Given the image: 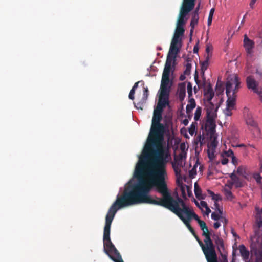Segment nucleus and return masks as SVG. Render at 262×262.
Instances as JSON below:
<instances>
[{"instance_id": "obj_1", "label": "nucleus", "mask_w": 262, "mask_h": 262, "mask_svg": "<svg viewBox=\"0 0 262 262\" xmlns=\"http://www.w3.org/2000/svg\"><path fill=\"white\" fill-rule=\"evenodd\" d=\"M143 154L144 159L139 160L134 172V176L138 179V183L130 185L125 188L122 194L120 196H118L110 207L105 216L103 236L104 251L114 262H124L121 255L110 238L111 226L116 212L119 209L127 206L143 204V203L133 202L134 200L136 199L139 195L140 190L138 188L146 185L150 180H156L157 178V174L155 172L156 169L150 164L149 159L145 157L144 150Z\"/></svg>"}, {"instance_id": "obj_2", "label": "nucleus", "mask_w": 262, "mask_h": 262, "mask_svg": "<svg viewBox=\"0 0 262 262\" xmlns=\"http://www.w3.org/2000/svg\"><path fill=\"white\" fill-rule=\"evenodd\" d=\"M156 180H150L146 185H143L138 190L139 193L135 203H146L164 207L176 214L185 224L186 227L190 225L191 220L188 215L185 217L183 215V207L179 203L180 198L177 194L174 198L169 192L166 177V170L157 173Z\"/></svg>"}, {"instance_id": "obj_3", "label": "nucleus", "mask_w": 262, "mask_h": 262, "mask_svg": "<svg viewBox=\"0 0 262 262\" xmlns=\"http://www.w3.org/2000/svg\"><path fill=\"white\" fill-rule=\"evenodd\" d=\"M162 112L161 110L154 109L150 130L144 148L145 157L149 159L151 166L156 168V173L166 170V164L170 158L168 150L163 145L165 127L160 122Z\"/></svg>"}, {"instance_id": "obj_4", "label": "nucleus", "mask_w": 262, "mask_h": 262, "mask_svg": "<svg viewBox=\"0 0 262 262\" xmlns=\"http://www.w3.org/2000/svg\"><path fill=\"white\" fill-rule=\"evenodd\" d=\"M195 1L183 0L174 35L181 37L184 35L185 32L184 26L186 24L188 19L186 16L194 9Z\"/></svg>"}, {"instance_id": "obj_5", "label": "nucleus", "mask_w": 262, "mask_h": 262, "mask_svg": "<svg viewBox=\"0 0 262 262\" xmlns=\"http://www.w3.org/2000/svg\"><path fill=\"white\" fill-rule=\"evenodd\" d=\"M240 81L236 75H231L227 78L226 93L228 97L227 106L233 108L235 104L236 93L237 92Z\"/></svg>"}, {"instance_id": "obj_6", "label": "nucleus", "mask_w": 262, "mask_h": 262, "mask_svg": "<svg viewBox=\"0 0 262 262\" xmlns=\"http://www.w3.org/2000/svg\"><path fill=\"white\" fill-rule=\"evenodd\" d=\"M203 252L207 262H218L215 245L212 241L205 244Z\"/></svg>"}, {"instance_id": "obj_7", "label": "nucleus", "mask_w": 262, "mask_h": 262, "mask_svg": "<svg viewBox=\"0 0 262 262\" xmlns=\"http://www.w3.org/2000/svg\"><path fill=\"white\" fill-rule=\"evenodd\" d=\"M207 119L204 125L202 127L204 128L205 131L213 134L215 131L216 126L215 123V119L216 117L214 116H206Z\"/></svg>"}, {"instance_id": "obj_8", "label": "nucleus", "mask_w": 262, "mask_h": 262, "mask_svg": "<svg viewBox=\"0 0 262 262\" xmlns=\"http://www.w3.org/2000/svg\"><path fill=\"white\" fill-rule=\"evenodd\" d=\"M243 42L244 47L245 48L246 51L247 56L249 57H251L253 53V49L254 47V42L253 40L250 39L246 34L244 35Z\"/></svg>"}, {"instance_id": "obj_9", "label": "nucleus", "mask_w": 262, "mask_h": 262, "mask_svg": "<svg viewBox=\"0 0 262 262\" xmlns=\"http://www.w3.org/2000/svg\"><path fill=\"white\" fill-rule=\"evenodd\" d=\"M179 203H181V207H183V211L186 215H188L189 218H193L198 223L201 220L199 216L193 211H192L188 206H187L184 201L180 198Z\"/></svg>"}, {"instance_id": "obj_10", "label": "nucleus", "mask_w": 262, "mask_h": 262, "mask_svg": "<svg viewBox=\"0 0 262 262\" xmlns=\"http://www.w3.org/2000/svg\"><path fill=\"white\" fill-rule=\"evenodd\" d=\"M246 83L248 89H252L255 93L257 92V83L252 76L247 77Z\"/></svg>"}, {"instance_id": "obj_11", "label": "nucleus", "mask_w": 262, "mask_h": 262, "mask_svg": "<svg viewBox=\"0 0 262 262\" xmlns=\"http://www.w3.org/2000/svg\"><path fill=\"white\" fill-rule=\"evenodd\" d=\"M178 94L179 98L181 101L184 100L186 95V84L185 82H182L178 84Z\"/></svg>"}, {"instance_id": "obj_12", "label": "nucleus", "mask_w": 262, "mask_h": 262, "mask_svg": "<svg viewBox=\"0 0 262 262\" xmlns=\"http://www.w3.org/2000/svg\"><path fill=\"white\" fill-rule=\"evenodd\" d=\"M204 94L208 103L212 102L211 101L214 96V92L210 84H209L207 88L204 90Z\"/></svg>"}, {"instance_id": "obj_13", "label": "nucleus", "mask_w": 262, "mask_h": 262, "mask_svg": "<svg viewBox=\"0 0 262 262\" xmlns=\"http://www.w3.org/2000/svg\"><path fill=\"white\" fill-rule=\"evenodd\" d=\"M218 107L214 108V105L212 102L208 103L206 106V116H214L216 117V111Z\"/></svg>"}, {"instance_id": "obj_14", "label": "nucleus", "mask_w": 262, "mask_h": 262, "mask_svg": "<svg viewBox=\"0 0 262 262\" xmlns=\"http://www.w3.org/2000/svg\"><path fill=\"white\" fill-rule=\"evenodd\" d=\"M196 106L195 101L194 98H190L188 101V104L186 106V113L189 118L192 116V111Z\"/></svg>"}, {"instance_id": "obj_15", "label": "nucleus", "mask_w": 262, "mask_h": 262, "mask_svg": "<svg viewBox=\"0 0 262 262\" xmlns=\"http://www.w3.org/2000/svg\"><path fill=\"white\" fill-rule=\"evenodd\" d=\"M239 250L243 260L247 261L249 258V251L244 245L239 246Z\"/></svg>"}, {"instance_id": "obj_16", "label": "nucleus", "mask_w": 262, "mask_h": 262, "mask_svg": "<svg viewBox=\"0 0 262 262\" xmlns=\"http://www.w3.org/2000/svg\"><path fill=\"white\" fill-rule=\"evenodd\" d=\"M213 238L215 244L216 245L217 249L220 251L222 249H224V243L223 239L220 237L219 235L214 234L213 235Z\"/></svg>"}, {"instance_id": "obj_17", "label": "nucleus", "mask_w": 262, "mask_h": 262, "mask_svg": "<svg viewBox=\"0 0 262 262\" xmlns=\"http://www.w3.org/2000/svg\"><path fill=\"white\" fill-rule=\"evenodd\" d=\"M230 177L232 180L231 185H234L236 188L242 187L243 186L242 181L234 173H232Z\"/></svg>"}, {"instance_id": "obj_18", "label": "nucleus", "mask_w": 262, "mask_h": 262, "mask_svg": "<svg viewBox=\"0 0 262 262\" xmlns=\"http://www.w3.org/2000/svg\"><path fill=\"white\" fill-rule=\"evenodd\" d=\"M256 223L257 227L260 228L262 227V209H260L256 208Z\"/></svg>"}, {"instance_id": "obj_19", "label": "nucleus", "mask_w": 262, "mask_h": 262, "mask_svg": "<svg viewBox=\"0 0 262 262\" xmlns=\"http://www.w3.org/2000/svg\"><path fill=\"white\" fill-rule=\"evenodd\" d=\"M170 88L160 87V98H163L166 99H169Z\"/></svg>"}, {"instance_id": "obj_20", "label": "nucleus", "mask_w": 262, "mask_h": 262, "mask_svg": "<svg viewBox=\"0 0 262 262\" xmlns=\"http://www.w3.org/2000/svg\"><path fill=\"white\" fill-rule=\"evenodd\" d=\"M168 103L169 101L168 99L159 97L158 102L156 108L161 110V111H163V108L166 106V105L168 104Z\"/></svg>"}, {"instance_id": "obj_21", "label": "nucleus", "mask_w": 262, "mask_h": 262, "mask_svg": "<svg viewBox=\"0 0 262 262\" xmlns=\"http://www.w3.org/2000/svg\"><path fill=\"white\" fill-rule=\"evenodd\" d=\"M181 45L179 47L178 45L171 43L168 54L173 55L174 57L176 58V55L179 52V49Z\"/></svg>"}, {"instance_id": "obj_22", "label": "nucleus", "mask_w": 262, "mask_h": 262, "mask_svg": "<svg viewBox=\"0 0 262 262\" xmlns=\"http://www.w3.org/2000/svg\"><path fill=\"white\" fill-rule=\"evenodd\" d=\"M199 19V15L192 14L191 20L190 24V27H191V29H190V34H191L193 32V29L194 28L196 24H198Z\"/></svg>"}, {"instance_id": "obj_23", "label": "nucleus", "mask_w": 262, "mask_h": 262, "mask_svg": "<svg viewBox=\"0 0 262 262\" xmlns=\"http://www.w3.org/2000/svg\"><path fill=\"white\" fill-rule=\"evenodd\" d=\"M172 168L174 171L176 175L177 176H180L181 174V167L182 166V164L180 163L179 162H173L172 163Z\"/></svg>"}, {"instance_id": "obj_24", "label": "nucleus", "mask_w": 262, "mask_h": 262, "mask_svg": "<svg viewBox=\"0 0 262 262\" xmlns=\"http://www.w3.org/2000/svg\"><path fill=\"white\" fill-rule=\"evenodd\" d=\"M186 61L187 62L186 64L185 65L186 69L184 71V75H189L190 74L191 69V63L192 59L190 58H187L186 59Z\"/></svg>"}, {"instance_id": "obj_25", "label": "nucleus", "mask_w": 262, "mask_h": 262, "mask_svg": "<svg viewBox=\"0 0 262 262\" xmlns=\"http://www.w3.org/2000/svg\"><path fill=\"white\" fill-rule=\"evenodd\" d=\"M209 56L207 55L205 60L201 63V71L203 75H204V72L207 70L209 65Z\"/></svg>"}, {"instance_id": "obj_26", "label": "nucleus", "mask_w": 262, "mask_h": 262, "mask_svg": "<svg viewBox=\"0 0 262 262\" xmlns=\"http://www.w3.org/2000/svg\"><path fill=\"white\" fill-rule=\"evenodd\" d=\"M178 185L180 187L181 191L182 192V196L184 199H186V195L185 193V190L186 189V186L185 184H184L182 182H180L179 181L178 182Z\"/></svg>"}, {"instance_id": "obj_27", "label": "nucleus", "mask_w": 262, "mask_h": 262, "mask_svg": "<svg viewBox=\"0 0 262 262\" xmlns=\"http://www.w3.org/2000/svg\"><path fill=\"white\" fill-rule=\"evenodd\" d=\"M176 61V58L174 57L173 55L168 54L166 63L165 66H171L172 62H174Z\"/></svg>"}, {"instance_id": "obj_28", "label": "nucleus", "mask_w": 262, "mask_h": 262, "mask_svg": "<svg viewBox=\"0 0 262 262\" xmlns=\"http://www.w3.org/2000/svg\"><path fill=\"white\" fill-rule=\"evenodd\" d=\"M169 83V77L163 76L162 77L161 86L169 88L168 84Z\"/></svg>"}, {"instance_id": "obj_29", "label": "nucleus", "mask_w": 262, "mask_h": 262, "mask_svg": "<svg viewBox=\"0 0 262 262\" xmlns=\"http://www.w3.org/2000/svg\"><path fill=\"white\" fill-rule=\"evenodd\" d=\"M201 189L199 187L197 184L195 183L194 185V193L196 197L199 199H203L204 198L201 196Z\"/></svg>"}, {"instance_id": "obj_30", "label": "nucleus", "mask_w": 262, "mask_h": 262, "mask_svg": "<svg viewBox=\"0 0 262 262\" xmlns=\"http://www.w3.org/2000/svg\"><path fill=\"white\" fill-rule=\"evenodd\" d=\"M224 87L222 84L218 80L216 85L215 90L217 95H220L224 92Z\"/></svg>"}, {"instance_id": "obj_31", "label": "nucleus", "mask_w": 262, "mask_h": 262, "mask_svg": "<svg viewBox=\"0 0 262 262\" xmlns=\"http://www.w3.org/2000/svg\"><path fill=\"white\" fill-rule=\"evenodd\" d=\"M198 223L199 224L201 230L203 231V233H204V232H206L209 231L208 227L204 221L201 220L199 221Z\"/></svg>"}, {"instance_id": "obj_32", "label": "nucleus", "mask_w": 262, "mask_h": 262, "mask_svg": "<svg viewBox=\"0 0 262 262\" xmlns=\"http://www.w3.org/2000/svg\"><path fill=\"white\" fill-rule=\"evenodd\" d=\"M202 113V108L198 106L194 113V119L195 121H198L200 119Z\"/></svg>"}, {"instance_id": "obj_33", "label": "nucleus", "mask_w": 262, "mask_h": 262, "mask_svg": "<svg viewBox=\"0 0 262 262\" xmlns=\"http://www.w3.org/2000/svg\"><path fill=\"white\" fill-rule=\"evenodd\" d=\"M246 123L248 125L251 126L253 127H257V124L256 121H255L252 118H248L246 119Z\"/></svg>"}, {"instance_id": "obj_34", "label": "nucleus", "mask_w": 262, "mask_h": 262, "mask_svg": "<svg viewBox=\"0 0 262 262\" xmlns=\"http://www.w3.org/2000/svg\"><path fill=\"white\" fill-rule=\"evenodd\" d=\"M185 158L184 154L181 152L178 155L174 156V162H179L181 164H182V160L183 158Z\"/></svg>"}, {"instance_id": "obj_35", "label": "nucleus", "mask_w": 262, "mask_h": 262, "mask_svg": "<svg viewBox=\"0 0 262 262\" xmlns=\"http://www.w3.org/2000/svg\"><path fill=\"white\" fill-rule=\"evenodd\" d=\"M202 235L205 237V239L204 240L205 244L212 241L211 239L210 234L209 231L206 232H204V233H202Z\"/></svg>"}, {"instance_id": "obj_36", "label": "nucleus", "mask_w": 262, "mask_h": 262, "mask_svg": "<svg viewBox=\"0 0 262 262\" xmlns=\"http://www.w3.org/2000/svg\"><path fill=\"white\" fill-rule=\"evenodd\" d=\"M171 69V66H165L162 76L165 77H169Z\"/></svg>"}, {"instance_id": "obj_37", "label": "nucleus", "mask_w": 262, "mask_h": 262, "mask_svg": "<svg viewBox=\"0 0 262 262\" xmlns=\"http://www.w3.org/2000/svg\"><path fill=\"white\" fill-rule=\"evenodd\" d=\"M181 41H182V37H181L173 35L171 43L178 45V44L181 45Z\"/></svg>"}, {"instance_id": "obj_38", "label": "nucleus", "mask_w": 262, "mask_h": 262, "mask_svg": "<svg viewBox=\"0 0 262 262\" xmlns=\"http://www.w3.org/2000/svg\"><path fill=\"white\" fill-rule=\"evenodd\" d=\"M214 11H215L214 8H212L210 10L209 16L208 17V20H207V24L209 26H210L212 23V17H213V14L214 13Z\"/></svg>"}, {"instance_id": "obj_39", "label": "nucleus", "mask_w": 262, "mask_h": 262, "mask_svg": "<svg viewBox=\"0 0 262 262\" xmlns=\"http://www.w3.org/2000/svg\"><path fill=\"white\" fill-rule=\"evenodd\" d=\"M224 193L228 200L231 201L233 199V195L230 190L225 189Z\"/></svg>"}, {"instance_id": "obj_40", "label": "nucleus", "mask_w": 262, "mask_h": 262, "mask_svg": "<svg viewBox=\"0 0 262 262\" xmlns=\"http://www.w3.org/2000/svg\"><path fill=\"white\" fill-rule=\"evenodd\" d=\"M187 88L188 98H191V97L192 96V85L190 82H188Z\"/></svg>"}, {"instance_id": "obj_41", "label": "nucleus", "mask_w": 262, "mask_h": 262, "mask_svg": "<svg viewBox=\"0 0 262 262\" xmlns=\"http://www.w3.org/2000/svg\"><path fill=\"white\" fill-rule=\"evenodd\" d=\"M149 95V91L147 87L144 88L143 95L142 99L143 101L146 102Z\"/></svg>"}, {"instance_id": "obj_42", "label": "nucleus", "mask_w": 262, "mask_h": 262, "mask_svg": "<svg viewBox=\"0 0 262 262\" xmlns=\"http://www.w3.org/2000/svg\"><path fill=\"white\" fill-rule=\"evenodd\" d=\"M237 173L242 176L245 177L246 174L245 168L243 166H239L237 169Z\"/></svg>"}, {"instance_id": "obj_43", "label": "nucleus", "mask_w": 262, "mask_h": 262, "mask_svg": "<svg viewBox=\"0 0 262 262\" xmlns=\"http://www.w3.org/2000/svg\"><path fill=\"white\" fill-rule=\"evenodd\" d=\"M204 140V138L202 137L201 135H199L196 137L195 140V143L196 144L200 143V145L201 146L203 144V141Z\"/></svg>"}, {"instance_id": "obj_44", "label": "nucleus", "mask_w": 262, "mask_h": 262, "mask_svg": "<svg viewBox=\"0 0 262 262\" xmlns=\"http://www.w3.org/2000/svg\"><path fill=\"white\" fill-rule=\"evenodd\" d=\"M195 131V123H192L188 129L189 133L192 136Z\"/></svg>"}, {"instance_id": "obj_45", "label": "nucleus", "mask_w": 262, "mask_h": 262, "mask_svg": "<svg viewBox=\"0 0 262 262\" xmlns=\"http://www.w3.org/2000/svg\"><path fill=\"white\" fill-rule=\"evenodd\" d=\"M145 103H146V102L143 101V100L141 99L140 102L137 103V104L134 103V104H135V106L137 108H140L141 110H142L143 107L144 106V104Z\"/></svg>"}, {"instance_id": "obj_46", "label": "nucleus", "mask_w": 262, "mask_h": 262, "mask_svg": "<svg viewBox=\"0 0 262 262\" xmlns=\"http://www.w3.org/2000/svg\"><path fill=\"white\" fill-rule=\"evenodd\" d=\"M253 178L256 180L257 183H261V179L260 175L258 173H255L253 174Z\"/></svg>"}, {"instance_id": "obj_47", "label": "nucleus", "mask_w": 262, "mask_h": 262, "mask_svg": "<svg viewBox=\"0 0 262 262\" xmlns=\"http://www.w3.org/2000/svg\"><path fill=\"white\" fill-rule=\"evenodd\" d=\"M211 218L214 221H218L221 219L222 216L221 215H219V214L215 213V212H213L211 214Z\"/></svg>"}, {"instance_id": "obj_48", "label": "nucleus", "mask_w": 262, "mask_h": 262, "mask_svg": "<svg viewBox=\"0 0 262 262\" xmlns=\"http://www.w3.org/2000/svg\"><path fill=\"white\" fill-rule=\"evenodd\" d=\"M212 199L214 200V202H217L218 201H221L222 200V197L219 194H214V195L212 197Z\"/></svg>"}, {"instance_id": "obj_49", "label": "nucleus", "mask_w": 262, "mask_h": 262, "mask_svg": "<svg viewBox=\"0 0 262 262\" xmlns=\"http://www.w3.org/2000/svg\"><path fill=\"white\" fill-rule=\"evenodd\" d=\"M196 174V171L195 167H193L191 170L189 171V176L193 177L194 175Z\"/></svg>"}, {"instance_id": "obj_50", "label": "nucleus", "mask_w": 262, "mask_h": 262, "mask_svg": "<svg viewBox=\"0 0 262 262\" xmlns=\"http://www.w3.org/2000/svg\"><path fill=\"white\" fill-rule=\"evenodd\" d=\"M194 80L196 83L198 85V86L199 87V83L200 82V81L199 80L198 74L196 71H195L194 74Z\"/></svg>"}, {"instance_id": "obj_51", "label": "nucleus", "mask_w": 262, "mask_h": 262, "mask_svg": "<svg viewBox=\"0 0 262 262\" xmlns=\"http://www.w3.org/2000/svg\"><path fill=\"white\" fill-rule=\"evenodd\" d=\"M135 91L133 90H130V93L129 94V98L130 99L133 100L134 99V95H135Z\"/></svg>"}, {"instance_id": "obj_52", "label": "nucleus", "mask_w": 262, "mask_h": 262, "mask_svg": "<svg viewBox=\"0 0 262 262\" xmlns=\"http://www.w3.org/2000/svg\"><path fill=\"white\" fill-rule=\"evenodd\" d=\"M256 73L257 75V78L262 80V71L257 69Z\"/></svg>"}, {"instance_id": "obj_53", "label": "nucleus", "mask_w": 262, "mask_h": 262, "mask_svg": "<svg viewBox=\"0 0 262 262\" xmlns=\"http://www.w3.org/2000/svg\"><path fill=\"white\" fill-rule=\"evenodd\" d=\"M208 156L210 159H213V158L214 157V154L213 151H212L210 152V151H208Z\"/></svg>"}, {"instance_id": "obj_54", "label": "nucleus", "mask_w": 262, "mask_h": 262, "mask_svg": "<svg viewBox=\"0 0 262 262\" xmlns=\"http://www.w3.org/2000/svg\"><path fill=\"white\" fill-rule=\"evenodd\" d=\"M228 161H229V160L227 158H223V159L221 161V163L223 165H226L228 163Z\"/></svg>"}, {"instance_id": "obj_55", "label": "nucleus", "mask_w": 262, "mask_h": 262, "mask_svg": "<svg viewBox=\"0 0 262 262\" xmlns=\"http://www.w3.org/2000/svg\"><path fill=\"white\" fill-rule=\"evenodd\" d=\"M226 154H227V156L228 157H232L233 156H234V153L232 151V150H229L227 152H226Z\"/></svg>"}, {"instance_id": "obj_56", "label": "nucleus", "mask_w": 262, "mask_h": 262, "mask_svg": "<svg viewBox=\"0 0 262 262\" xmlns=\"http://www.w3.org/2000/svg\"><path fill=\"white\" fill-rule=\"evenodd\" d=\"M200 205L202 207H204L205 208L208 206L207 203L204 201H201L200 202Z\"/></svg>"}, {"instance_id": "obj_57", "label": "nucleus", "mask_w": 262, "mask_h": 262, "mask_svg": "<svg viewBox=\"0 0 262 262\" xmlns=\"http://www.w3.org/2000/svg\"><path fill=\"white\" fill-rule=\"evenodd\" d=\"M199 51V47H198V43L196 44L193 48V53H198Z\"/></svg>"}, {"instance_id": "obj_58", "label": "nucleus", "mask_w": 262, "mask_h": 262, "mask_svg": "<svg viewBox=\"0 0 262 262\" xmlns=\"http://www.w3.org/2000/svg\"><path fill=\"white\" fill-rule=\"evenodd\" d=\"M199 9H200V5H199L197 6V7L195 8V9L194 10V11H193L192 14H196V15H199Z\"/></svg>"}, {"instance_id": "obj_59", "label": "nucleus", "mask_w": 262, "mask_h": 262, "mask_svg": "<svg viewBox=\"0 0 262 262\" xmlns=\"http://www.w3.org/2000/svg\"><path fill=\"white\" fill-rule=\"evenodd\" d=\"M221 226V224L219 222H215L213 224V227L215 229H218Z\"/></svg>"}, {"instance_id": "obj_60", "label": "nucleus", "mask_w": 262, "mask_h": 262, "mask_svg": "<svg viewBox=\"0 0 262 262\" xmlns=\"http://www.w3.org/2000/svg\"><path fill=\"white\" fill-rule=\"evenodd\" d=\"M188 229H189V230L190 231V232L192 234H194V233H195V231L193 229V228L191 227V225L189 226L188 227H187Z\"/></svg>"}, {"instance_id": "obj_61", "label": "nucleus", "mask_w": 262, "mask_h": 262, "mask_svg": "<svg viewBox=\"0 0 262 262\" xmlns=\"http://www.w3.org/2000/svg\"><path fill=\"white\" fill-rule=\"evenodd\" d=\"M220 221H221V222H224L225 223L224 226H225L227 224V222H228L227 220L225 217H223V216L221 217Z\"/></svg>"}, {"instance_id": "obj_62", "label": "nucleus", "mask_w": 262, "mask_h": 262, "mask_svg": "<svg viewBox=\"0 0 262 262\" xmlns=\"http://www.w3.org/2000/svg\"><path fill=\"white\" fill-rule=\"evenodd\" d=\"M186 189H187V193H188V195L189 196H190L192 194V192L190 190V188H189V186H186Z\"/></svg>"}, {"instance_id": "obj_63", "label": "nucleus", "mask_w": 262, "mask_h": 262, "mask_svg": "<svg viewBox=\"0 0 262 262\" xmlns=\"http://www.w3.org/2000/svg\"><path fill=\"white\" fill-rule=\"evenodd\" d=\"M198 242L199 243V245L201 246L202 250H203V248L205 247V244L204 245L201 239L199 240Z\"/></svg>"}, {"instance_id": "obj_64", "label": "nucleus", "mask_w": 262, "mask_h": 262, "mask_svg": "<svg viewBox=\"0 0 262 262\" xmlns=\"http://www.w3.org/2000/svg\"><path fill=\"white\" fill-rule=\"evenodd\" d=\"M232 163L234 164V165H236L237 164V159L236 158H235V156H233L232 157Z\"/></svg>"}]
</instances>
